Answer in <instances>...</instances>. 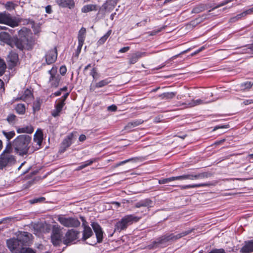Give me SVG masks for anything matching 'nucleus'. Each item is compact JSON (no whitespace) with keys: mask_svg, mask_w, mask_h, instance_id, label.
Masks as SVG:
<instances>
[{"mask_svg":"<svg viewBox=\"0 0 253 253\" xmlns=\"http://www.w3.org/2000/svg\"><path fill=\"white\" fill-rule=\"evenodd\" d=\"M129 49H130L129 46H126V47L121 48L119 50V52L125 53V52H126L127 51H128Z\"/></svg>","mask_w":253,"mask_h":253,"instance_id":"nucleus-61","label":"nucleus"},{"mask_svg":"<svg viewBox=\"0 0 253 253\" xmlns=\"http://www.w3.org/2000/svg\"><path fill=\"white\" fill-rule=\"evenodd\" d=\"M33 98V94L30 90L27 89L24 91L23 94L20 97L17 98L16 100H22L25 102H29L31 101Z\"/></svg>","mask_w":253,"mask_h":253,"instance_id":"nucleus-20","label":"nucleus"},{"mask_svg":"<svg viewBox=\"0 0 253 253\" xmlns=\"http://www.w3.org/2000/svg\"><path fill=\"white\" fill-rule=\"evenodd\" d=\"M16 112L19 114L23 115L25 112V106L23 104H18L15 108Z\"/></svg>","mask_w":253,"mask_h":253,"instance_id":"nucleus-35","label":"nucleus"},{"mask_svg":"<svg viewBox=\"0 0 253 253\" xmlns=\"http://www.w3.org/2000/svg\"><path fill=\"white\" fill-rule=\"evenodd\" d=\"M41 107V102L40 100H37L35 102H34L33 104V110L34 112H36L37 111H39Z\"/></svg>","mask_w":253,"mask_h":253,"instance_id":"nucleus-45","label":"nucleus"},{"mask_svg":"<svg viewBox=\"0 0 253 253\" xmlns=\"http://www.w3.org/2000/svg\"><path fill=\"white\" fill-rule=\"evenodd\" d=\"M90 75L93 77L94 80H97L98 78V74L95 68H93L91 70Z\"/></svg>","mask_w":253,"mask_h":253,"instance_id":"nucleus-47","label":"nucleus"},{"mask_svg":"<svg viewBox=\"0 0 253 253\" xmlns=\"http://www.w3.org/2000/svg\"><path fill=\"white\" fill-rule=\"evenodd\" d=\"M239 14L236 15L235 17H232L230 19V22H235L239 19L241 18L242 17H243V15L239 16Z\"/></svg>","mask_w":253,"mask_h":253,"instance_id":"nucleus-55","label":"nucleus"},{"mask_svg":"<svg viewBox=\"0 0 253 253\" xmlns=\"http://www.w3.org/2000/svg\"><path fill=\"white\" fill-rule=\"evenodd\" d=\"M117 2V0H107L106 4L108 5H111L114 6Z\"/></svg>","mask_w":253,"mask_h":253,"instance_id":"nucleus-58","label":"nucleus"},{"mask_svg":"<svg viewBox=\"0 0 253 253\" xmlns=\"http://www.w3.org/2000/svg\"><path fill=\"white\" fill-rule=\"evenodd\" d=\"M32 235L27 232H20L17 238H12L6 242L8 248L13 253H20L24 246L29 245Z\"/></svg>","mask_w":253,"mask_h":253,"instance_id":"nucleus-1","label":"nucleus"},{"mask_svg":"<svg viewBox=\"0 0 253 253\" xmlns=\"http://www.w3.org/2000/svg\"><path fill=\"white\" fill-rule=\"evenodd\" d=\"M58 221L61 224L66 227H77L80 226V221L75 218L65 217L59 216L58 217Z\"/></svg>","mask_w":253,"mask_h":253,"instance_id":"nucleus-5","label":"nucleus"},{"mask_svg":"<svg viewBox=\"0 0 253 253\" xmlns=\"http://www.w3.org/2000/svg\"><path fill=\"white\" fill-rule=\"evenodd\" d=\"M216 184V182H208L204 183H200V184H195L192 185H183L180 186L181 189H186L188 188H196L200 187H205V186H214Z\"/></svg>","mask_w":253,"mask_h":253,"instance_id":"nucleus-18","label":"nucleus"},{"mask_svg":"<svg viewBox=\"0 0 253 253\" xmlns=\"http://www.w3.org/2000/svg\"><path fill=\"white\" fill-rule=\"evenodd\" d=\"M206 9V6L204 4H200L193 8L191 12L192 13H199Z\"/></svg>","mask_w":253,"mask_h":253,"instance_id":"nucleus-32","label":"nucleus"},{"mask_svg":"<svg viewBox=\"0 0 253 253\" xmlns=\"http://www.w3.org/2000/svg\"><path fill=\"white\" fill-rule=\"evenodd\" d=\"M6 121L8 122L9 124L11 125H14L17 121L16 116L13 114H10L8 115L6 118Z\"/></svg>","mask_w":253,"mask_h":253,"instance_id":"nucleus-39","label":"nucleus"},{"mask_svg":"<svg viewBox=\"0 0 253 253\" xmlns=\"http://www.w3.org/2000/svg\"><path fill=\"white\" fill-rule=\"evenodd\" d=\"M131 160V159H128V160H125V161H122L118 164H117L115 166H114V168H117L123 164H126L129 161H130Z\"/></svg>","mask_w":253,"mask_h":253,"instance_id":"nucleus-60","label":"nucleus"},{"mask_svg":"<svg viewBox=\"0 0 253 253\" xmlns=\"http://www.w3.org/2000/svg\"><path fill=\"white\" fill-rule=\"evenodd\" d=\"M176 93L174 92H168L164 93L160 95L162 99H170L174 97Z\"/></svg>","mask_w":253,"mask_h":253,"instance_id":"nucleus-34","label":"nucleus"},{"mask_svg":"<svg viewBox=\"0 0 253 253\" xmlns=\"http://www.w3.org/2000/svg\"><path fill=\"white\" fill-rule=\"evenodd\" d=\"M109 83H110V81H109L107 79L103 80L96 83L95 85H91L90 86V90L93 91L95 88L102 87L107 85Z\"/></svg>","mask_w":253,"mask_h":253,"instance_id":"nucleus-29","label":"nucleus"},{"mask_svg":"<svg viewBox=\"0 0 253 253\" xmlns=\"http://www.w3.org/2000/svg\"><path fill=\"white\" fill-rule=\"evenodd\" d=\"M20 253H36L32 249L24 248Z\"/></svg>","mask_w":253,"mask_h":253,"instance_id":"nucleus-54","label":"nucleus"},{"mask_svg":"<svg viewBox=\"0 0 253 253\" xmlns=\"http://www.w3.org/2000/svg\"><path fill=\"white\" fill-rule=\"evenodd\" d=\"M211 176L210 173L206 172H203L198 173L197 174H184L183 175V179H190L192 180H196L198 179H204L208 178Z\"/></svg>","mask_w":253,"mask_h":253,"instance_id":"nucleus-13","label":"nucleus"},{"mask_svg":"<svg viewBox=\"0 0 253 253\" xmlns=\"http://www.w3.org/2000/svg\"><path fill=\"white\" fill-rule=\"evenodd\" d=\"M176 180H184L183 175H180V176H174V177H169V178L160 179L159 180V183L160 184H164V183H168L170 181Z\"/></svg>","mask_w":253,"mask_h":253,"instance_id":"nucleus-30","label":"nucleus"},{"mask_svg":"<svg viewBox=\"0 0 253 253\" xmlns=\"http://www.w3.org/2000/svg\"><path fill=\"white\" fill-rule=\"evenodd\" d=\"M128 225H127L122 219L118 222L115 226V231L121 232L122 230L126 229Z\"/></svg>","mask_w":253,"mask_h":253,"instance_id":"nucleus-27","label":"nucleus"},{"mask_svg":"<svg viewBox=\"0 0 253 253\" xmlns=\"http://www.w3.org/2000/svg\"><path fill=\"white\" fill-rule=\"evenodd\" d=\"M145 52L140 51L136 52L131 54L128 58V63L129 64H134L136 63L138 59L145 55Z\"/></svg>","mask_w":253,"mask_h":253,"instance_id":"nucleus-16","label":"nucleus"},{"mask_svg":"<svg viewBox=\"0 0 253 253\" xmlns=\"http://www.w3.org/2000/svg\"><path fill=\"white\" fill-rule=\"evenodd\" d=\"M67 71L66 67L65 66H62L59 69L60 73L62 75H64Z\"/></svg>","mask_w":253,"mask_h":253,"instance_id":"nucleus-59","label":"nucleus"},{"mask_svg":"<svg viewBox=\"0 0 253 253\" xmlns=\"http://www.w3.org/2000/svg\"><path fill=\"white\" fill-rule=\"evenodd\" d=\"M207 18L206 15H203L200 17H198L195 19L191 21L189 24L187 25V28L190 29L193 28L197 25L198 24L201 23L204 20Z\"/></svg>","mask_w":253,"mask_h":253,"instance_id":"nucleus-21","label":"nucleus"},{"mask_svg":"<svg viewBox=\"0 0 253 253\" xmlns=\"http://www.w3.org/2000/svg\"><path fill=\"white\" fill-rule=\"evenodd\" d=\"M51 241L54 246H58L61 243V236L56 235H51Z\"/></svg>","mask_w":253,"mask_h":253,"instance_id":"nucleus-33","label":"nucleus"},{"mask_svg":"<svg viewBox=\"0 0 253 253\" xmlns=\"http://www.w3.org/2000/svg\"><path fill=\"white\" fill-rule=\"evenodd\" d=\"M191 232L190 230L182 232L180 233L174 234L173 233L167 234L162 236L154 242V246H157L160 245H164L170 242H173L180 239Z\"/></svg>","mask_w":253,"mask_h":253,"instance_id":"nucleus-3","label":"nucleus"},{"mask_svg":"<svg viewBox=\"0 0 253 253\" xmlns=\"http://www.w3.org/2000/svg\"><path fill=\"white\" fill-rule=\"evenodd\" d=\"M34 229L39 230L40 233H48L50 231L51 225L46 222L41 223L36 225Z\"/></svg>","mask_w":253,"mask_h":253,"instance_id":"nucleus-17","label":"nucleus"},{"mask_svg":"<svg viewBox=\"0 0 253 253\" xmlns=\"http://www.w3.org/2000/svg\"><path fill=\"white\" fill-rule=\"evenodd\" d=\"M112 33V30H109L103 36H102L98 41L99 44H103Z\"/></svg>","mask_w":253,"mask_h":253,"instance_id":"nucleus-38","label":"nucleus"},{"mask_svg":"<svg viewBox=\"0 0 253 253\" xmlns=\"http://www.w3.org/2000/svg\"><path fill=\"white\" fill-rule=\"evenodd\" d=\"M43 134L41 130H37L34 136V141L40 147L42 142Z\"/></svg>","mask_w":253,"mask_h":253,"instance_id":"nucleus-24","label":"nucleus"},{"mask_svg":"<svg viewBox=\"0 0 253 253\" xmlns=\"http://www.w3.org/2000/svg\"><path fill=\"white\" fill-rule=\"evenodd\" d=\"M13 148L12 144L10 142H8L6 146V147L2 153H4L5 155H11V153L12 152Z\"/></svg>","mask_w":253,"mask_h":253,"instance_id":"nucleus-37","label":"nucleus"},{"mask_svg":"<svg viewBox=\"0 0 253 253\" xmlns=\"http://www.w3.org/2000/svg\"><path fill=\"white\" fill-rule=\"evenodd\" d=\"M96 236L98 242L100 243L103 239V231L100 226L96 222H92L91 224Z\"/></svg>","mask_w":253,"mask_h":253,"instance_id":"nucleus-12","label":"nucleus"},{"mask_svg":"<svg viewBox=\"0 0 253 253\" xmlns=\"http://www.w3.org/2000/svg\"><path fill=\"white\" fill-rule=\"evenodd\" d=\"M15 160L13 155H7L2 153L0 155V169H2L6 166L11 165L15 163Z\"/></svg>","mask_w":253,"mask_h":253,"instance_id":"nucleus-6","label":"nucleus"},{"mask_svg":"<svg viewBox=\"0 0 253 253\" xmlns=\"http://www.w3.org/2000/svg\"><path fill=\"white\" fill-rule=\"evenodd\" d=\"M253 12V7L252 8H250L248 10H247L244 11L243 12L239 14V16L243 15V17H244L248 14H250L252 13Z\"/></svg>","mask_w":253,"mask_h":253,"instance_id":"nucleus-53","label":"nucleus"},{"mask_svg":"<svg viewBox=\"0 0 253 253\" xmlns=\"http://www.w3.org/2000/svg\"><path fill=\"white\" fill-rule=\"evenodd\" d=\"M134 127L133 126H132V124L131 122L128 123L127 125L125 126V129L126 130H129L132 128Z\"/></svg>","mask_w":253,"mask_h":253,"instance_id":"nucleus-64","label":"nucleus"},{"mask_svg":"<svg viewBox=\"0 0 253 253\" xmlns=\"http://www.w3.org/2000/svg\"><path fill=\"white\" fill-rule=\"evenodd\" d=\"M57 4L62 7H68L72 8L74 6L75 3L73 0H56Z\"/></svg>","mask_w":253,"mask_h":253,"instance_id":"nucleus-22","label":"nucleus"},{"mask_svg":"<svg viewBox=\"0 0 253 253\" xmlns=\"http://www.w3.org/2000/svg\"><path fill=\"white\" fill-rule=\"evenodd\" d=\"M20 22V20L19 18L12 17L9 13L5 12L0 13V23L15 27L17 26Z\"/></svg>","mask_w":253,"mask_h":253,"instance_id":"nucleus-4","label":"nucleus"},{"mask_svg":"<svg viewBox=\"0 0 253 253\" xmlns=\"http://www.w3.org/2000/svg\"><path fill=\"white\" fill-rule=\"evenodd\" d=\"M57 56V52L56 48L49 50L45 55V60L47 64L54 63Z\"/></svg>","mask_w":253,"mask_h":253,"instance_id":"nucleus-10","label":"nucleus"},{"mask_svg":"<svg viewBox=\"0 0 253 253\" xmlns=\"http://www.w3.org/2000/svg\"><path fill=\"white\" fill-rule=\"evenodd\" d=\"M153 205L152 201L149 199H145L137 203L135 205L136 208H139L142 207H146L149 210V208L152 207Z\"/></svg>","mask_w":253,"mask_h":253,"instance_id":"nucleus-25","label":"nucleus"},{"mask_svg":"<svg viewBox=\"0 0 253 253\" xmlns=\"http://www.w3.org/2000/svg\"><path fill=\"white\" fill-rule=\"evenodd\" d=\"M125 222L129 225L133 222H137L139 220V218L132 214L126 215L122 218Z\"/></svg>","mask_w":253,"mask_h":253,"instance_id":"nucleus-23","label":"nucleus"},{"mask_svg":"<svg viewBox=\"0 0 253 253\" xmlns=\"http://www.w3.org/2000/svg\"><path fill=\"white\" fill-rule=\"evenodd\" d=\"M253 85V83L251 82H247L241 84V87L243 88V89H250L251 88Z\"/></svg>","mask_w":253,"mask_h":253,"instance_id":"nucleus-44","label":"nucleus"},{"mask_svg":"<svg viewBox=\"0 0 253 253\" xmlns=\"http://www.w3.org/2000/svg\"><path fill=\"white\" fill-rule=\"evenodd\" d=\"M143 122V121L141 120H136L133 122H132L131 123L132 124V126H133V127H135L140 124H142Z\"/></svg>","mask_w":253,"mask_h":253,"instance_id":"nucleus-57","label":"nucleus"},{"mask_svg":"<svg viewBox=\"0 0 253 253\" xmlns=\"http://www.w3.org/2000/svg\"><path fill=\"white\" fill-rule=\"evenodd\" d=\"M96 10H97V5L92 4L85 5L82 8V12L84 13Z\"/></svg>","mask_w":253,"mask_h":253,"instance_id":"nucleus-31","label":"nucleus"},{"mask_svg":"<svg viewBox=\"0 0 253 253\" xmlns=\"http://www.w3.org/2000/svg\"><path fill=\"white\" fill-rule=\"evenodd\" d=\"M95 161H96L95 159L88 160V161L85 162L84 164H83L79 167H78L76 169L77 170H81V169H84V168H85L86 167L91 165Z\"/></svg>","mask_w":253,"mask_h":253,"instance_id":"nucleus-36","label":"nucleus"},{"mask_svg":"<svg viewBox=\"0 0 253 253\" xmlns=\"http://www.w3.org/2000/svg\"><path fill=\"white\" fill-rule=\"evenodd\" d=\"M13 39H11L10 35L4 32L0 33V40L10 45L13 46Z\"/></svg>","mask_w":253,"mask_h":253,"instance_id":"nucleus-19","label":"nucleus"},{"mask_svg":"<svg viewBox=\"0 0 253 253\" xmlns=\"http://www.w3.org/2000/svg\"><path fill=\"white\" fill-rule=\"evenodd\" d=\"M25 133H32L34 131V128L31 125H28L24 126Z\"/></svg>","mask_w":253,"mask_h":253,"instance_id":"nucleus-49","label":"nucleus"},{"mask_svg":"<svg viewBox=\"0 0 253 253\" xmlns=\"http://www.w3.org/2000/svg\"><path fill=\"white\" fill-rule=\"evenodd\" d=\"M6 65L3 60L0 58V76H1L5 72Z\"/></svg>","mask_w":253,"mask_h":253,"instance_id":"nucleus-43","label":"nucleus"},{"mask_svg":"<svg viewBox=\"0 0 253 253\" xmlns=\"http://www.w3.org/2000/svg\"><path fill=\"white\" fill-rule=\"evenodd\" d=\"M65 105V102L63 101H59L55 105V108L61 111L63 106Z\"/></svg>","mask_w":253,"mask_h":253,"instance_id":"nucleus-50","label":"nucleus"},{"mask_svg":"<svg viewBox=\"0 0 253 253\" xmlns=\"http://www.w3.org/2000/svg\"><path fill=\"white\" fill-rule=\"evenodd\" d=\"M61 235L60 232V229L57 226L54 225L53 226L52 234V235Z\"/></svg>","mask_w":253,"mask_h":253,"instance_id":"nucleus-51","label":"nucleus"},{"mask_svg":"<svg viewBox=\"0 0 253 253\" xmlns=\"http://www.w3.org/2000/svg\"><path fill=\"white\" fill-rule=\"evenodd\" d=\"M31 137L27 134L18 136L13 141L12 146L15 152L20 156L26 155L29 149Z\"/></svg>","mask_w":253,"mask_h":253,"instance_id":"nucleus-2","label":"nucleus"},{"mask_svg":"<svg viewBox=\"0 0 253 253\" xmlns=\"http://www.w3.org/2000/svg\"><path fill=\"white\" fill-rule=\"evenodd\" d=\"M45 200V198L44 197H41L39 198H36L33 200H31L30 201V203L32 204H35L38 202H42Z\"/></svg>","mask_w":253,"mask_h":253,"instance_id":"nucleus-52","label":"nucleus"},{"mask_svg":"<svg viewBox=\"0 0 253 253\" xmlns=\"http://www.w3.org/2000/svg\"><path fill=\"white\" fill-rule=\"evenodd\" d=\"M234 0H224L223 1H222L221 3H220V4H218L217 5H216V6L214 7L212 10H213V9H216L217 8H219L220 7H221L232 1H233Z\"/></svg>","mask_w":253,"mask_h":253,"instance_id":"nucleus-48","label":"nucleus"},{"mask_svg":"<svg viewBox=\"0 0 253 253\" xmlns=\"http://www.w3.org/2000/svg\"><path fill=\"white\" fill-rule=\"evenodd\" d=\"M5 8L8 10H12L15 9L17 4L14 3L12 1H7L4 4Z\"/></svg>","mask_w":253,"mask_h":253,"instance_id":"nucleus-42","label":"nucleus"},{"mask_svg":"<svg viewBox=\"0 0 253 253\" xmlns=\"http://www.w3.org/2000/svg\"><path fill=\"white\" fill-rule=\"evenodd\" d=\"M209 253H225V252L223 249H216L211 251Z\"/></svg>","mask_w":253,"mask_h":253,"instance_id":"nucleus-62","label":"nucleus"},{"mask_svg":"<svg viewBox=\"0 0 253 253\" xmlns=\"http://www.w3.org/2000/svg\"><path fill=\"white\" fill-rule=\"evenodd\" d=\"M18 61V54L14 52H11L7 56V62L10 67L13 68L15 66Z\"/></svg>","mask_w":253,"mask_h":253,"instance_id":"nucleus-14","label":"nucleus"},{"mask_svg":"<svg viewBox=\"0 0 253 253\" xmlns=\"http://www.w3.org/2000/svg\"><path fill=\"white\" fill-rule=\"evenodd\" d=\"M164 29H165V27H163L160 28L158 30L153 31L151 32L150 35H151V36L155 35L156 34L158 33L159 32H160L162 30H163Z\"/></svg>","mask_w":253,"mask_h":253,"instance_id":"nucleus-63","label":"nucleus"},{"mask_svg":"<svg viewBox=\"0 0 253 253\" xmlns=\"http://www.w3.org/2000/svg\"><path fill=\"white\" fill-rule=\"evenodd\" d=\"M241 53L253 54V43L248 46V47L244 48L240 51Z\"/></svg>","mask_w":253,"mask_h":253,"instance_id":"nucleus-41","label":"nucleus"},{"mask_svg":"<svg viewBox=\"0 0 253 253\" xmlns=\"http://www.w3.org/2000/svg\"><path fill=\"white\" fill-rule=\"evenodd\" d=\"M2 133L6 138L8 142H9V140L13 138L15 135V132L14 131L6 132L5 131L3 130Z\"/></svg>","mask_w":253,"mask_h":253,"instance_id":"nucleus-40","label":"nucleus"},{"mask_svg":"<svg viewBox=\"0 0 253 253\" xmlns=\"http://www.w3.org/2000/svg\"><path fill=\"white\" fill-rule=\"evenodd\" d=\"M61 112V111L55 108L54 110H53L52 112V115L54 117H57L59 115L60 113Z\"/></svg>","mask_w":253,"mask_h":253,"instance_id":"nucleus-56","label":"nucleus"},{"mask_svg":"<svg viewBox=\"0 0 253 253\" xmlns=\"http://www.w3.org/2000/svg\"><path fill=\"white\" fill-rule=\"evenodd\" d=\"M71 144V142L70 138L64 139L62 142V146L64 147L65 149L69 147Z\"/></svg>","mask_w":253,"mask_h":253,"instance_id":"nucleus-46","label":"nucleus"},{"mask_svg":"<svg viewBox=\"0 0 253 253\" xmlns=\"http://www.w3.org/2000/svg\"><path fill=\"white\" fill-rule=\"evenodd\" d=\"M79 234V232L77 231L74 230H69L66 233V240L65 241V243L67 244L75 241L78 238Z\"/></svg>","mask_w":253,"mask_h":253,"instance_id":"nucleus-15","label":"nucleus"},{"mask_svg":"<svg viewBox=\"0 0 253 253\" xmlns=\"http://www.w3.org/2000/svg\"><path fill=\"white\" fill-rule=\"evenodd\" d=\"M240 252L241 253H251L253 252V242H246L241 249Z\"/></svg>","mask_w":253,"mask_h":253,"instance_id":"nucleus-26","label":"nucleus"},{"mask_svg":"<svg viewBox=\"0 0 253 253\" xmlns=\"http://www.w3.org/2000/svg\"><path fill=\"white\" fill-rule=\"evenodd\" d=\"M83 225L84 226V230L83 231V240L85 241L92 235L93 232L89 226L85 225L84 223H83Z\"/></svg>","mask_w":253,"mask_h":253,"instance_id":"nucleus-28","label":"nucleus"},{"mask_svg":"<svg viewBox=\"0 0 253 253\" xmlns=\"http://www.w3.org/2000/svg\"><path fill=\"white\" fill-rule=\"evenodd\" d=\"M212 101H213L212 100L205 101V100L202 99H198L196 100L193 99L191 101V102H189L188 103H182V104L179 105V106L184 105V107L189 108V107H192L201 105V104L209 103Z\"/></svg>","mask_w":253,"mask_h":253,"instance_id":"nucleus-11","label":"nucleus"},{"mask_svg":"<svg viewBox=\"0 0 253 253\" xmlns=\"http://www.w3.org/2000/svg\"><path fill=\"white\" fill-rule=\"evenodd\" d=\"M57 69L53 67L52 69L48 71V73L50 76L49 79V82L52 86H57L59 82V76L57 74Z\"/></svg>","mask_w":253,"mask_h":253,"instance_id":"nucleus-8","label":"nucleus"},{"mask_svg":"<svg viewBox=\"0 0 253 253\" xmlns=\"http://www.w3.org/2000/svg\"><path fill=\"white\" fill-rule=\"evenodd\" d=\"M86 36V29L84 27H82L78 33V46L77 47V52L80 53L83 45L84 43V41Z\"/></svg>","mask_w":253,"mask_h":253,"instance_id":"nucleus-9","label":"nucleus"},{"mask_svg":"<svg viewBox=\"0 0 253 253\" xmlns=\"http://www.w3.org/2000/svg\"><path fill=\"white\" fill-rule=\"evenodd\" d=\"M27 41L21 40L17 38L13 39V46L15 45L17 48L20 50H23V49H26L27 50H30L33 47V45L31 43H26Z\"/></svg>","mask_w":253,"mask_h":253,"instance_id":"nucleus-7","label":"nucleus"}]
</instances>
